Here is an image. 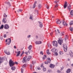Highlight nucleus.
<instances>
[{"instance_id":"obj_1","label":"nucleus","mask_w":73,"mask_h":73,"mask_svg":"<svg viewBox=\"0 0 73 73\" xmlns=\"http://www.w3.org/2000/svg\"><path fill=\"white\" fill-rule=\"evenodd\" d=\"M32 58L31 56H26L24 57L23 60L22 62H26L27 61H29L30 59Z\"/></svg>"},{"instance_id":"obj_2","label":"nucleus","mask_w":73,"mask_h":73,"mask_svg":"<svg viewBox=\"0 0 73 73\" xmlns=\"http://www.w3.org/2000/svg\"><path fill=\"white\" fill-rule=\"evenodd\" d=\"M56 50H57L55 48H52L51 49V51L52 52V54H54L56 56H58V53L56 52Z\"/></svg>"},{"instance_id":"obj_3","label":"nucleus","mask_w":73,"mask_h":73,"mask_svg":"<svg viewBox=\"0 0 73 73\" xmlns=\"http://www.w3.org/2000/svg\"><path fill=\"white\" fill-rule=\"evenodd\" d=\"M9 64L10 66H12L15 65V63L13 62V61L12 60V59H10L9 62Z\"/></svg>"},{"instance_id":"obj_4","label":"nucleus","mask_w":73,"mask_h":73,"mask_svg":"<svg viewBox=\"0 0 73 73\" xmlns=\"http://www.w3.org/2000/svg\"><path fill=\"white\" fill-rule=\"evenodd\" d=\"M63 47L64 48V50L65 52H67V49H68V48H67V46L66 44H64L63 45Z\"/></svg>"},{"instance_id":"obj_5","label":"nucleus","mask_w":73,"mask_h":73,"mask_svg":"<svg viewBox=\"0 0 73 73\" xmlns=\"http://www.w3.org/2000/svg\"><path fill=\"white\" fill-rule=\"evenodd\" d=\"M6 42H7V43H6V44L7 45H9L11 42V39L10 38H9L7 39L6 40Z\"/></svg>"},{"instance_id":"obj_6","label":"nucleus","mask_w":73,"mask_h":73,"mask_svg":"<svg viewBox=\"0 0 73 73\" xmlns=\"http://www.w3.org/2000/svg\"><path fill=\"white\" fill-rule=\"evenodd\" d=\"M32 48V46L31 45H30L28 47V49H29V53H31V52H32V51L31 50Z\"/></svg>"},{"instance_id":"obj_7","label":"nucleus","mask_w":73,"mask_h":73,"mask_svg":"<svg viewBox=\"0 0 73 73\" xmlns=\"http://www.w3.org/2000/svg\"><path fill=\"white\" fill-rule=\"evenodd\" d=\"M58 42L60 45H61V43L62 42L63 40L61 38H59V40L58 41Z\"/></svg>"},{"instance_id":"obj_8","label":"nucleus","mask_w":73,"mask_h":73,"mask_svg":"<svg viewBox=\"0 0 73 73\" xmlns=\"http://www.w3.org/2000/svg\"><path fill=\"white\" fill-rule=\"evenodd\" d=\"M53 44L54 46L57 47V42L56 41H54L53 42Z\"/></svg>"},{"instance_id":"obj_9","label":"nucleus","mask_w":73,"mask_h":73,"mask_svg":"<svg viewBox=\"0 0 73 73\" xmlns=\"http://www.w3.org/2000/svg\"><path fill=\"white\" fill-rule=\"evenodd\" d=\"M4 28H5V29H9V26L8 25L6 24L4 25Z\"/></svg>"},{"instance_id":"obj_10","label":"nucleus","mask_w":73,"mask_h":73,"mask_svg":"<svg viewBox=\"0 0 73 73\" xmlns=\"http://www.w3.org/2000/svg\"><path fill=\"white\" fill-rule=\"evenodd\" d=\"M56 23V24H60L61 23V21H60V20L58 19H57Z\"/></svg>"},{"instance_id":"obj_11","label":"nucleus","mask_w":73,"mask_h":73,"mask_svg":"<svg viewBox=\"0 0 73 73\" xmlns=\"http://www.w3.org/2000/svg\"><path fill=\"white\" fill-rule=\"evenodd\" d=\"M42 42L41 41H36L35 42V44H42Z\"/></svg>"},{"instance_id":"obj_12","label":"nucleus","mask_w":73,"mask_h":73,"mask_svg":"<svg viewBox=\"0 0 73 73\" xmlns=\"http://www.w3.org/2000/svg\"><path fill=\"white\" fill-rule=\"evenodd\" d=\"M41 67H42V68H43V70L44 71V72H45V71H46V68L43 66V64H41Z\"/></svg>"},{"instance_id":"obj_13","label":"nucleus","mask_w":73,"mask_h":73,"mask_svg":"<svg viewBox=\"0 0 73 73\" xmlns=\"http://www.w3.org/2000/svg\"><path fill=\"white\" fill-rule=\"evenodd\" d=\"M62 23L63 25H64V26H66V25H67L66 23V22H65L64 21H62Z\"/></svg>"},{"instance_id":"obj_14","label":"nucleus","mask_w":73,"mask_h":73,"mask_svg":"<svg viewBox=\"0 0 73 73\" xmlns=\"http://www.w3.org/2000/svg\"><path fill=\"white\" fill-rule=\"evenodd\" d=\"M68 6V4L67 3V2L66 1H65V2L64 5V8L65 9L66 8V7Z\"/></svg>"},{"instance_id":"obj_15","label":"nucleus","mask_w":73,"mask_h":73,"mask_svg":"<svg viewBox=\"0 0 73 73\" xmlns=\"http://www.w3.org/2000/svg\"><path fill=\"white\" fill-rule=\"evenodd\" d=\"M70 56L71 57H73V52L72 50H70Z\"/></svg>"},{"instance_id":"obj_16","label":"nucleus","mask_w":73,"mask_h":73,"mask_svg":"<svg viewBox=\"0 0 73 73\" xmlns=\"http://www.w3.org/2000/svg\"><path fill=\"white\" fill-rule=\"evenodd\" d=\"M38 23L39 24V27L40 28H42V23L40 22H38Z\"/></svg>"},{"instance_id":"obj_17","label":"nucleus","mask_w":73,"mask_h":73,"mask_svg":"<svg viewBox=\"0 0 73 73\" xmlns=\"http://www.w3.org/2000/svg\"><path fill=\"white\" fill-rule=\"evenodd\" d=\"M55 66L54 65L52 64H50V68H54Z\"/></svg>"},{"instance_id":"obj_18","label":"nucleus","mask_w":73,"mask_h":73,"mask_svg":"<svg viewBox=\"0 0 73 73\" xmlns=\"http://www.w3.org/2000/svg\"><path fill=\"white\" fill-rule=\"evenodd\" d=\"M71 71V69L69 68L66 71V72L67 73H70Z\"/></svg>"},{"instance_id":"obj_19","label":"nucleus","mask_w":73,"mask_h":73,"mask_svg":"<svg viewBox=\"0 0 73 73\" xmlns=\"http://www.w3.org/2000/svg\"><path fill=\"white\" fill-rule=\"evenodd\" d=\"M4 52L6 54H7V55H10V53L9 52H7V51L6 50H5Z\"/></svg>"},{"instance_id":"obj_20","label":"nucleus","mask_w":73,"mask_h":73,"mask_svg":"<svg viewBox=\"0 0 73 73\" xmlns=\"http://www.w3.org/2000/svg\"><path fill=\"white\" fill-rule=\"evenodd\" d=\"M3 62V59L1 58V57H0V65Z\"/></svg>"},{"instance_id":"obj_21","label":"nucleus","mask_w":73,"mask_h":73,"mask_svg":"<svg viewBox=\"0 0 73 73\" xmlns=\"http://www.w3.org/2000/svg\"><path fill=\"white\" fill-rule=\"evenodd\" d=\"M50 61H51V60L50 58H47V61L48 63H50Z\"/></svg>"},{"instance_id":"obj_22","label":"nucleus","mask_w":73,"mask_h":73,"mask_svg":"<svg viewBox=\"0 0 73 73\" xmlns=\"http://www.w3.org/2000/svg\"><path fill=\"white\" fill-rule=\"evenodd\" d=\"M17 57L19 56L20 54V51H19V52H17Z\"/></svg>"},{"instance_id":"obj_23","label":"nucleus","mask_w":73,"mask_h":73,"mask_svg":"<svg viewBox=\"0 0 73 73\" xmlns=\"http://www.w3.org/2000/svg\"><path fill=\"white\" fill-rule=\"evenodd\" d=\"M6 18H4L3 19V21L4 23H7V21H6Z\"/></svg>"},{"instance_id":"obj_24","label":"nucleus","mask_w":73,"mask_h":73,"mask_svg":"<svg viewBox=\"0 0 73 73\" xmlns=\"http://www.w3.org/2000/svg\"><path fill=\"white\" fill-rule=\"evenodd\" d=\"M47 52V54H48V55H49V54H50V53L49 52V50H47L46 51Z\"/></svg>"},{"instance_id":"obj_25","label":"nucleus","mask_w":73,"mask_h":73,"mask_svg":"<svg viewBox=\"0 0 73 73\" xmlns=\"http://www.w3.org/2000/svg\"><path fill=\"white\" fill-rule=\"evenodd\" d=\"M36 3H37V1H35V3L33 5V8H35L36 7Z\"/></svg>"},{"instance_id":"obj_26","label":"nucleus","mask_w":73,"mask_h":73,"mask_svg":"<svg viewBox=\"0 0 73 73\" xmlns=\"http://www.w3.org/2000/svg\"><path fill=\"white\" fill-rule=\"evenodd\" d=\"M70 15H71V16H73V10H71L70 13Z\"/></svg>"},{"instance_id":"obj_27","label":"nucleus","mask_w":73,"mask_h":73,"mask_svg":"<svg viewBox=\"0 0 73 73\" xmlns=\"http://www.w3.org/2000/svg\"><path fill=\"white\" fill-rule=\"evenodd\" d=\"M3 27L4 25H2L0 27V29H3Z\"/></svg>"},{"instance_id":"obj_28","label":"nucleus","mask_w":73,"mask_h":73,"mask_svg":"<svg viewBox=\"0 0 73 73\" xmlns=\"http://www.w3.org/2000/svg\"><path fill=\"white\" fill-rule=\"evenodd\" d=\"M46 58V55H44V56L43 57V60H44V59H45Z\"/></svg>"},{"instance_id":"obj_29","label":"nucleus","mask_w":73,"mask_h":73,"mask_svg":"<svg viewBox=\"0 0 73 73\" xmlns=\"http://www.w3.org/2000/svg\"><path fill=\"white\" fill-rule=\"evenodd\" d=\"M69 29L71 31H73V28L72 27H70L69 28Z\"/></svg>"},{"instance_id":"obj_30","label":"nucleus","mask_w":73,"mask_h":73,"mask_svg":"<svg viewBox=\"0 0 73 73\" xmlns=\"http://www.w3.org/2000/svg\"><path fill=\"white\" fill-rule=\"evenodd\" d=\"M68 9L69 11H70V9H71V6H70L69 7H68Z\"/></svg>"},{"instance_id":"obj_31","label":"nucleus","mask_w":73,"mask_h":73,"mask_svg":"<svg viewBox=\"0 0 73 73\" xmlns=\"http://www.w3.org/2000/svg\"><path fill=\"white\" fill-rule=\"evenodd\" d=\"M11 69L12 70H15V67H11Z\"/></svg>"},{"instance_id":"obj_32","label":"nucleus","mask_w":73,"mask_h":73,"mask_svg":"<svg viewBox=\"0 0 73 73\" xmlns=\"http://www.w3.org/2000/svg\"><path fill=\"white\" fill-rule=\"evenodd\" d=\"M73 24V21H72L71 22H70V25H72Z\"/></svg>"},{"instance_id":"obj_33","label":"nucleus","mask_w":73,"mask_h":73,"mask_svg":"<svg viewBox=\"0 0 73 73\" xmlns=\"http://www.w3.org/2000/svg\"><path fill=\"white\" fill-rule=\"evenodd\" d=\"M29 19L30 20H32L33 19V17L32 16H30Z\"/></svg>"},{"instance_id":"obj_34","label":"nucleus","mask_w":73,"mask_h":73,"mask_svg":"<svg viewBox=\"0 0 73 73\" xmlns=\"http://www.w3.org/2000/svg\"><path fill=\"white\" fill-rule=\"evenodd\" d=\"M7 4L8 5H9L10 7H11V5L10 4V2H7Z\"/></svg>"},{"instance_id":"obj_35","label":"nucleus","mask_w":73,"mask_h":73,"mask_svg":"<svg viewBox=\"0 0 73 73\" xmlns=\"http://www.w3.org/2000/svg\"><path fill=\"white\" fill-rule=\"evenodd\" d=\"M59 53L60 54H63V52H62V51H60L59 52Z\"/></svg>"},{"instance_id":"obj_36","label":"nucleus","mask_w":73,"mask_h":73,"mask_svg":"<svg viewBox=\"0 0 73 73\" xmlns=\"http://www.w3.org/2000/svg\"><path fill=\"white\" fill-rule=\"evenodd\" d=\"M38 8L40 9V8H41V5L39 4L38 5Z\"/></svg>"},{"instance_id":"obj_37","label":"nucleus","mask_w":73,"mask_h":73,"mask_svg":"<svg viewBox=\"0 0 73 73\" xmlns=\"http://www.w3.org/2000/svg\"><path fill=\"white\" fill-rule=\"evenodd\" d=\"M24 52L23 51L22 52V53L21 54V56H23V54H24Z\"/></svg>"},{"instance_id":"obj_38","label":"nucleus","mask_w":73,"mask_h":73,"mask_svg":"<svg viewBox=\"0 0 73 73\" xmlns=\"http://www.w3.org/2000/svg\"><path fill=\"white\" fill-rule=\"evenodd\" d=\"M3 17H7V15L5 14H4L3 15Z\"/></svg>"},{"instance_id":"obj_39","label":"nucleus","mask_w":73,"mask_h":73,"mask_svg":"<svg viewBox=\"0 0 73 73\" xmlns=\"http://www.w3.org/2000/svg\"><path fill=\"white\" fill-rule=\"evenodd\" d=\"M24 71V70L23 69V68H21V72L22 73H23V72Z\"/></svg>"},{"instance_id":"obj_40","label":"nucleus","mask_w":73,"mask_h":73,"mask_svg":"<svg viewBox=\"0 0 73 73\" xmlns=\"http://www.w3.org/2000/svg\"><path fill=\"white\" fill-rule=\"evenodd\" d=\"M35 63V62L34 61H32V64H33V65H34V64Z\"/></svg>"},{"instance_id":"obj_41","label":"nucleus","mask_w":73,"mask_h":73,"mask_svg":"<svg viewBox=\"0 0 73 73\" xmlns=\"http://www.w3.org/2000/svg\"><path fill=\"white\" fill-rule=\"evenodd\" d=\"M25 67H26V65H25V64H24L23 66V68H25Z\"/></svg>"},{"instance_id":"obj_42","label":"nucleus","mask_w":73,"mask_h":73,"mask_svg":"<svg viewBox=\"0 0 73 73\" xmlns=\"http://www.w3.org/2000/svg\"><path fill=\"white\" fill-rule=\"evenodd\" d=\"M58 1H55V4H57V3H58Z\"/></svg>"},{"instance_id":"obj_43","label":"nucleus","mask_w":73,"mask_h":73,"mask_svg":"<svg viewBox=\"0 0 73 73\" xmlns=\"http://www.w3.org/2000/svg\"><path fill=\"white\" fill-rule=\"evenodd\" d=\"M57 31L58 32V33H60V31L58 30V29H57Z\"/></svg>"},{"instance_id":"obj_44","label":"nucleus","mask_w":73,"mask_h":73,"mask_svg":"<svg viewBox=\"0 0 73 73\" xmlns=\"http://www.w3.org/2000/svg\"><path fill=\"white\" fill-rule=\"evenodd\" d=\"M48 61H46L45 62V64H48Z\"/></svg>"},{"instance_id":"obj_45","label":"nucleus","mask_w":73,"mask_h":73,"mask_svg":"<svg viewBox=\"0 0 73 73\" xmlns=\"http://www.w3.org/2000/svg\"><path fill=\"white\" fill-rule=\"evenodd\" d=\"M40 53V54H42V55H43V52H42V51H41Z\"/></svg>"},{"instance_id":"obj_46","label":"nucleus","mask_w":73,"mask_h":73,"mask_svg":"<svg viewBox=\"0 0 73 73\" xmlns=\"http://www.w3.org/2000/svg\"><path fill=\"white\" fill-rule=\"evenodd\" d=\"M58 5L56 4V5L55 7L56 8V7H58Z\"/></svg>"},{"instance_id":"obj_47","label":"nucleus","mask_w":73,"mask_h":73,"mask_svg":"<svg viewBox=\"0 0 73 73\" xmlns=\"http://www.w3.org/2000/svg\"><path fill=\"white\" fill-rule=\"evenodd\" d=\"M57 72H58V73H60L61 72L60 71V70H58L57 71Z\"/></svg>"},{"instance_id":"obj_48","label":"nucleus","mask_w":73,"mask_h":73,"mask_svg":"<svg viewBox=\"0 0 73 73\" xmlns=\"http://www.w3.org/2000/svg\"><path fill=\"white\" fill-rule=\"evenodd\" d=\"M60 35L61 36H63V35H64V34L63 33H61L60 34Z\"/></svg>"},{"instance_id":"obj_49","label":"nucleus","mask_w":73,"mask_h":73,"mask_svg":"<svg viewBox=\"0 0 73 73\" xmlns=\"http://www.w3.org/2000/svg\"><path fill=\"white\" fill-rule=\"evenodd\" d=\"M31 37V35H29L27 36V37L29 38V37Z\"/></svg>"},{"instance_id":"obj_50","label":"nucleus","mask_w":73,"mask_h":73,"mask_svg":"<svg viewBox=\"0 0 73 73\" xmlns=\"http://www.w3.org/2000/svg\"><path fill=\"white\" fill-rule=\"evenodd\" d=\"M6 37V35H4V37L5 38V37Z\"/></svg>"},{"instance_id":"obj_51","label":"nucleus","mask_w":73,"mask_h":73,"mask_svg":"<svg viewBox=\"0 0 73 73\" xmlns=\"http://www.w3.org/2000/svg\"><path fill=\"white\" fill-rule=\"evenodd\" d=\"M52 35H53V32H52L50 33V35H51V36H52Z\"/></svg>"},{"instance_id":"obj_52","label":"nucleus","mask_w":73,"mask_h":73,"mask_svg":"<svg viewBox=\"0 0 73 73\" xmlns=\"http://www.w3.org/2000/svg\"><path fill=\"white\" fill-rule=\"evenodd\" d=\"M46 8L47 9H49V6H46Z\"/></svg>"},{"instance_id":"obj_53","label":"nucleus","mask_w":73,"mask_h":73,"mask_svg":"<svg viewBox=\"0 0 73 73\" xmlns=\"http://www.w3.org/2000/svg\"><path fill=\"white\" fill-rule=\"evenodd\" d=\"M19 11L20 12H22V11H23V10H19Z\"/></svg>"},{"instance_id":"obj_54","label":"nucleus","mask_w":73,"mask_h":73,"mask_svg":"<svg viewBox=\"0 0 73 73\" xmlns=\"http://www.w3.org/2000/svg\"><path fill=\"white\" fill-rule=\"evenodd\" d=\"M37 69L38 70H40V68H37Z\"/></svg>"},{"instance_id":"obj_55","label":"nucleus","mask_w":73,"mask_h":73,"mask_svg":"<svg viewBox=\"0 0 73 73\" xmlns=\"http://www.w3.org/2000/svg\"><path fill=\"white\" fill-rule=\"evenodd\" d=\"M48 45L49 44V45H48V46H50V43H48Z\"/></svg>"},{"instance_id":"obj_56","label":"nucleus","mask_w":73,"mask_h":73,"mask_svg":"<svg viewBox=\"0 0 73 73\" xmlns=\"http://www.w3.org/2000/svg\"><path fill=\"white\" fill-rule=\"evenodd\" d=\"M28 52H25V53L26 54H27V55H28Z\"/></svg>"},{"instance_id":"obj_57","label":"nucleus","mask_w":73,"mask_h":73,"mask_svg":"<svg viewBox=\"0 0 73 73\" xmlns=\"http://www.w3.org/2000/svg\"><path fill=\"white\" fill-rule=\"evenodd\" d=\"M15 64H18V63H17V62H15Z\"/></svg>"},{"instance_id":"obj_58","label":"nucleus","mask_w":73,"mask_h":73,"mask_svg":"<svg viewBox=\"0 0 73 73\" xmlns=\"http://www.w3.org/2000/svg\"><path fill=\"white\" fill-rule=\"evenodd\" d=\"M14 48L15 49H16V47L15 46H14Z\"/></svg>"},{"instance_id":"obj_59","label":"nucleus","mask_w":73,"mask_h":73,"mask_svg":"<svg viewBox=\"0 0 73 73\" xmlns=\"http://www.w3.org/2000/svg\"><path fill=\"white\" fill-rule=\"evenodd\" d=\"M51 17H52V18H54V16H52Z\"/></svg>"},{"instance_id":"obj_60","label":"nucleus","mask_w":73,"mask_h":73,"mask_svg":"<svg viewBox=\"0 0 73 73\" xmlns=\"http://www.w3.org/2000/svg\"><path fill=\"white\" fill-rule=\"evenodd\" d=\"M36 38H38V36H36Z\"/></svg>"},{"instance_id":"obj_61","label":"nucleus","mask_w":73,"mask_h":73,"mask_svg":"<svg viewBox=\"0 0 73 73\" xmlns=\"http://www.w3.org/2000/svg\"><path fill=\"white\" fill-rule=\"evenodd\" d=\"M68 61H70V59L69 58H68Z\"/></svg>"},{"instance_id":"obj_62","label":"nucleus","mask_w":73,"mask_h":73,"mask_svg":"<svg viewBox=\"0 0 73 73\" xmlns=\"http://www.w3.org/2000/svg\"><path fill=\"white\" fill-rule=\"evenodd\" d=\"M30 67L31 68H32V65H31V66H30Z\"/></svg>"},{"instance_id":"obj_63","label":"nucleus","mask_w":73,"mask_h":73,"mask_svg":"<svg viewBox=\"0 0 73 73\" xmlns=\"http://www.w3.org/2000/svg\"><path fill=\"white\" fill-rule=\"evenodd\" d=\"M17 50H18V51H19V49H17Z\"/></svg>"},{"instance_id":"obj_64","label":"nucleus","mask_w":73,"mask_h":73,"mask_svg":"<svg viewBox=\"0 0 73 73\" xmlns=\"http://www.w3.org/2000/svg\"><path fill=\"white\" fill-rule=\"evenodd\" d=\"M33 73H37L36 72H34Z\"/></svg>"}]
</instances>
